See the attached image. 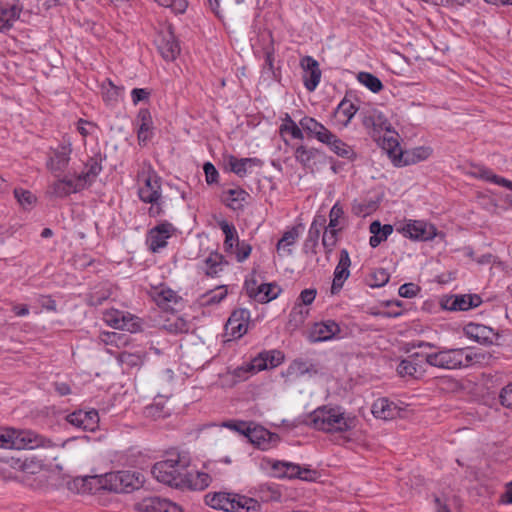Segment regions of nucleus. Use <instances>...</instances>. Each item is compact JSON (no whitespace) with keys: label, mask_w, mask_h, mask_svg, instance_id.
<instances>
[{"label":"nucleus","mask_w":512,"mask_h":512,"mask_svg":"<svg viewBox=\"0 0 512 512\" xmlns=\"http://www.w3.org/2000/svg\"><path fill=\"white\" fill-rule=\"evenodd\" d=\"M223 426L229 428L231 430L237 431L240 434H243L247 437V431L249 429V424L245 421H227L223 423Z\"/></svg>","instance_id":"62"},{"label":"nucleus","mask_w":512,"mask_h":512,"mask_svg":"<svg viewBox=\"0 0 512 512\" xmlns=\"http://www.w3.org/2000/svg\"><path fill=\"white\" fill-rule=\"evenodd\" d=\"M307 423L319 431L342 433L355 427V418L345 416V413L338 407L322 406L308 415Z\"/></svg>","instance_id":"2"},{"label":"nucleus","mask_w":512,"mask_h":512,"mask_svg":"<svg viewBox=\"0 0 512 512\" xmlns=\"http://www.w3.org/2000/svg\"><path fill=\"white\" fill-rule=\"evenodd\" d=\"M270 357L269 352L260 353L257 357L252 359V361L247 364L245 367H241L238 371L244 372H259L268 368V359Z\"/></svg>","instance_id":"42"},{"label":"nucleus","mask_w":512,"mask_h":512,"mask_svg":"<svg viewBox=\"0 0 512 512\" xmlns=\"http://www.w3.org/2000/svg\"><path fill=\"white\" fill-rule=\"evenodd\" d=\"M317 295V290L315 288H308L301 291L297 301L295 304L310 305L314 302Z\"/></svg>","instance_id":"58"},{"label":"nucleus","mask_w":512,"mask_h":512,"mask_svg":"<svg viewBox=\"0 0 512 512\" xmlns=\"http://www.w3.org/2000/svg\"><path fill=\"white\" fill-rule=\"evenodd\" d=\"M255 159L253 158H241L238 159L234 156H230L229 158V166L230 170L238 175L239 177H243L247 173V164L253 163Z\"/></svg>","instance_id":"47"},{"label":"nucleus","mask_w":512,"mask_h":512,"mask_svg":"<svg viewBox=\"0 0 512 512\" xmlns=\"http://www.w3.org/2000/svg\"><path fill=\"white\" fill-rule=\"evenodd\" d=\"M137 139L139 145H146L154 135V126L151 113L148 109H140L137 114Z\"/></svg>","instance_id":"20"},{"label":"nucleus","mask_w":512,"mask_h":512,"mask_svg":"<svg viewBox=\"0 0 512 512\" xmlns=\"http://www.w3.org/2000/svg\"><path fill=\"white\" fill-rule=\"evenodd\" d=\"M136 510L138 512H183L176 503L157 496L144 498L137 503Z\"/></svg>","instance_id":"14"},{"label":"nucleus","mask_w":512,"mask_h":512,"mask_svg":"<svg viewBox=\"0 0 512 512\" xmlns=\"http://www.w3.org/2000/svg\"><path fill=\"white\" fill-rule=\"evenodd\" d=\"M326 144L332 152H334L337 156L347 159L349 161H353L356 159L357 154L354 149L338 138L334 133H330L323 142Z\"/></svg>","instance_id":"24"},{"label":"nucleus","mask_w":512,"mask_h":512,"mask_svg":"<svg viewBox=\"0 0 512 512\" xmlns=\"http://www.w3.org/2000/svg\"><path fill=\"white\" fill-rule=\"evenodd\" d=\"M320 150L299 145L294 151L295 159L302 165L303 168L313 170L316 165V160L320 156Z\"/></svg>","instance_id":"25"},{"label":"nucleus","mask_w":512,"mask_h":512,"mask_svg":"<svg viewBox=\"0 0 512 512\" xmlns=\"http://www.w3.org/2000/svg\"><path fill=\"white\" fill-rule=\"evenodd\" d=\"M341 329L334 320L316 322L309 330L308 339L312 343L331 340L340 333Z\"/></svg>","instance_id":"13"},{"label":"nucleus","mask_w":512,"mask_h":512,"mask_svg":"<svg viewBox=\"0 0 512 512\" xmlns=\"http://www.w3.org/2000/svg\"><path fill=\"white\" fill-rule=\"evenodd\" d=\"M13 194L18 204L25 210L32 209L37 203V197L27 189L15 188Z\"/></svg>","instance_id":"40"},{"label":"nucleus","mask_w":512,"mask_h":512,"mask_svg":"<svg viewBox=\"0 0 512 512\" xmlns=\"http://www.w3.org/2000/svg\"><path fill=\"white\" fill-rule=\"evenodd\" d=\"M103 320L114 329L127 330L131 333L137 332L140 329V324L134 316L117 309L106 310L103 313Z\"/></svg>","instance_id":"9"},{"label":"nucleus","mask_w":512,"mask_h":512,"mask_svg":"<svg viewBox=\"0 0 512 512\" xmlns=\"http://www.w3.org/2000/svg\"><path fill=\"white\" fill-rule=\"evenodd\" d=\"M423 356L426 364L446 370L468 367L477 357L469 348H442L436 352L425 353Z\"/></svg>","instance_id":"4"},{"label":"nucleus","mask_w":512,"mask_h":512,"mask_svg":"<svg viewBox=\"0 0 512 512\" xmlns=\"http://www.w3.org/2000/svg\"><path fill=\"white\" fill-rule=\"evenodd\" d=\"M372 414L379 419L390 420L398 414L397 406L387 398H379L372 405Z\"/></svg>","instance_id":"26"},{"label":"nucleus","mask_w":512,"mask_h":512,"mask_svg":"<svg viewBox=\"0 0 512 512\" xmlns=\"http://www.w3.org/2000/svg\"><path fill=\"white\" fill-rule=\"evenodd\" d=\"M174 227L169 222H162L148 231L146 242L149 249L155 253L167 246V240L172 236Z\"/></svg>","instance_id":"11"},{"label":"nucleus","mask_w":512,"mask_h":512,"mask_svg":"<svg viewBox=\"0 0 512 512\" xmlns=\"http://www.w3.org/2000/svg\"><path fill=\"white\" fill-rule=\"evenodd\" d=\"M358 81L367 87L373 93H378L383 89L381 80L369 72H360L357 76Z\"/></svg>","instance_id":"44"},{"label":"nucleus","mask_w":512,"mask_h":512,"mask_svg":"<svg viewBox=\"0 0 512 512\" xmlns=\"http://www.w3.org/2000/svg\"><path fill=\"white\" fill-rule=\"evenodd\" d=\"M299 237V231L297 227H293L290 230L284 232L282 237L279 239L277 243V250L285 248L286 246L293 245L297 238Z\"/></svg>","instance_id":"50"},{"label":"nucleus","mask_w":512,"mask_h":512,"mask_svg":"<svg viewBox=\"0 0 512 512\" xmlns=\"http://www.w3.org/2000/svg\"><path fill=\"white\" fill-rule=\"evenodd\" d=\"M205 268L204 273L208 277H216L224 267L228 265L225 257L218 252H211L208 257L204 260Z\"/></svg>","instance_id":"29"},{"label":"nucleus","mask_w":512,"mask_h":512,"mask_svg":"<svg viewBox=\"0 0 512 512\" xmlns=\"http://www.w3.org/2000/svg\"><path fill=\"white\" fill-rule=\"evenodd\" d=\"M369 231H375L376 234L380 236L383 242L388 238L389 235L392 234L393 226L390 224L381 225V223L378 220H376L370 224Z\"/></svg>","instance_id":"52"},{"label":"nucleus","mask_w":512,"mask_h":512,"mask_svg":"<svg viewBox=\"0 0 512 512\" xmlns=\"http://www.w3.org/2000/svg\"><path fill=\"white\" fill-rule=\"evenodd\" d=\"M300 66L304 71L303 81L305 88L310 92L314 91L320 83L322 75L318 61L311 56H304L300 60Z\"/></svg>","instance_id":"16"},{"label":"nucleus","mask_w":512,"mask_h":512,"mask_svg":"<svg viewBox=\"0 0 512 512\" xmlns=\"http://www.w3.org/2000/svg\"><path fill=\"white\" fill-rule=\"evenodd\" d=\"M43 439L31 430L0 429V447L9 449H34L43 446Z\"/></svg>","instance_id":"7"},{"label":"nucleus","mask_w":512,"mask_h":512,"mask_svg":"<svg viewBox=\"0 0 512 512\" xmlns=\"http://www.w3.org/2000/svg\"><path fill=\"white\" fill-rule=\"evenodd\" d=\"M104 159L105 157L97 152L88 158L80 174L66 177V194L77 193L91 186L102 171Z\"/></svg>","instance_id":"6"},{"label":"nucleus","mask_w":512,"mask_h":512,"mask_svg":"<svg viewBox=\"0 0 512 512\" xmlns=\"http://www.w3.org/2000/svg\"><path fill=\"white\" fill-rule=\"evenodd\" d=\"M336 242L337 230L335 228H330V230H328L326 227L322 237V244L326 249L327 253H330L332 251L333 247L336 245Z\"/></svg>","instance_id":"54"},{"label":"nucleus","mask_w":512,"mask_h":512,"mask_svg":"<svg viewBox=\"0 0 512 512\" xmlns=\"http://www.w3.org/2000/svg\"><path fill=\"white\" fill-rule=\"evenodd\" d=\"M144 414L153 420L164 419L170 415V410L162 402H155L145 407Z\"/></svg>","instance_id":"46"},{"label":"nucleus","mask_w":512,"mask_h":512,"mask_svg":"<svg viewBox=\"0 0 512 512\" xmlns=\"http://www.w3.org/2000/svg\"><path fill=\"white\" fill-rule=\"evenodd\" d=\"M205 503L216 510L225 512H260L261 504L254 498L225 491L209 492Z\"/></svg>","instance_id":"3"},{"label":"nucleus","mask_w":512,"mask_h":512,"mask_svg":"<svg viewBox=\"0 0 512 512\" xmlns=\"http://www.w3.org/2000/svg\"><path fill=\"white\" fill-rule=\"evenodd\" d=\"M203 170L207 184L211 185L218 182L219 173L211 162H206L203 165Z\"/></svg>","instance_id":"60"},{"label":"nucleus","mask_w":512,"mask_h":512,"mask_svg":"<svg viewBox=\"0 0 512 512\" xmlns=\"http://www.w3.org/2000/svg\"><path fill=\"white\" fill-rule=\"evenodd\" d=\"M344 217V209L339 202H336L329 213V228H336L340 224V219Z\"/></svg>","instance_id":"51"},{"label":"nucleus","mask_w":512,"mask_h":512,"mask_svg":"<svg viewBox=\"0 0 512 512\" xmlns=\"http://www.w3.org/2000/svg\"><path fill=\"white\" fill-rule=\"evenodd\" d=\"M157 47L161 56L166 61H173L180 53L179 44L171 31L160 35L157 39Z\"/></svg>","instance_id":"22"},{"label":"nucleus","mask_w":512,"mask_h":512,"mask_svg":"<svg viewBox=\"0 0 512 512\" xmlns=\"http://www.w3.org/2000/svg\"><path fill=\"white\" fill-rule=\"evenodd\" d=\"M226 286H219L201 295L199 301L202 306H211L220 303L227 296Z\"/></svg>","instance_id":"39"},{"label":"nucleus","mask_w":512,"mask_h":512,"mask_svg":"<svg viewBox=\"0 0 512 512\" xmlns=\"http://www.w3.org/2000/svg\"><path fill=\"white\" fill-rule=\"evenodd\" d=\"M371 277L373 280L371 286L373 287L384 286L390 279L389 273L383 268L374 270Z\"/></svg>","instance_id":"56"},{"label":"nucleus","mask_w":512,"mask_h":512,"mask_svg":"<svg viewBox=\"0 0 512 512\" xmlns=\"http://www.w3.org/2000/svg\"><path fill=\"white\" fill-rule=\"evenodd\" d=\"M180 297L170 288H161L155 292L154 300L158 306L169 308L171 304L178 303Z\"/></svg>","instance_id":"37"},{"label":"nucleus","mask_w":512,"mask_h":512,"mask_svg":"<svg viewBox=\"0 0 512 512\" xmlns=\"http://www.w3.org/2000/svg\"><path fill=\"white\" fill-rule=\"evenodd\" d=\"M381 115L375 110L367 111L363 114L362 123L366 128H373L380 126Z\"/></svg>","instance_id":"55"},{"label":"nucleus","mask_w":512,"mask_h":512,"mask_svg":"<svg viewBox=\"0 0 512 512\" xmlns=\"http://www.w3.org/2000/svg\"><path fill=\"white\" fill-rule=\"evenodd\" d=\"M279 132L281 135L290 134L293 139L303 140L304 133L300 125H297L296 122L286 114L283 119V123L280 125Z\"/></svg>","instance_id":"41"},{"label":"nucleus","mask_w":512,"mask_h":512,"mask_svg":"<svg viewBox=\"0 0 512 512\" xmlns=\"http://www.w3.org/2000/svg\"><path fill=\"white\" fill-rule=\"evenodd\" d=\"M190 464L189 453L172 448L153 465L151 473L158 482L180 490L206 489L212 481L211 476L205 472H188Z\"/></svg>","instance_id":"1"},{"label":"nucleus","mask_w":512,"mask_h":512,"mask_svg":"<svg viewBox=\"0 0 512 512\" xmlns=\"http://www.w3.org/2000/svg\"><path fill=\"white\" fill-rule=\"evenodd\" d=\"M101 475L77 477L66 483L69 490L81 494L101 492Z\"/></svg>","instance_id":"17"},{"label":"nucleus","mask_w":512,"mask_h":512,"mask_svg":"<svg viewBox=\"0 0 512 512\" xmlns=\"http://www.w3.org/2000/svg\"><path fill=\"white\" fill-rule=\"evenodd\" d=\"M279 292L280 288L276 284H260V289H258V294L255 300L260 303H267L277 298Z\"/></svg>","instance_id":"43"},{"label":"nucleus","mask_w":512,"mask_h":512,"mask_svg":"<svg viewBox=\"0 0 512 512\" xmlns=\"http://www.w3.org/2000/svg\"><path fill=\"white\" fill-rule=\"evenodd\" d=\"M319 371L320 368L317 364L302 359L294 360L288 368V374L295 377H300L305 374L315 375L318 374Z\"/></svg>","instance_id":"32"},{"label":"nucleus","mask_w":512,"mask_h":512,"mask_svg":"<svg viewBox=\"0 0 512 512\" xmlns=\"http://www.w3.org/2000/svg\"><path fill=\"white\" fill-rule=\"evenodd\" d=\"M326 228V217L324 215H316L310 225L307 238L304 246L306 248H315L318 245V240L322 229Z\"/></svg>","instance_id":"31"},{"label":"nucleus","mask_w":512,"mask_h":512,"mask_svg":"<svg viewBox=\"0 0 512 512\" xmlns=\"http://www.w3.org/2000/svg\"><path fill=\"white\" fill-rule=\"evenodd\" d=\"M138 178L143 181L138 190L140 200L145 203H157L161 197V178L157 172L148 164L139 172Z\"/></svg>","instance_id":"8"},{"label":"nucleus","mask_w":512,"mask_h":512,"mask_svg":"<svg viewBox=\"0 0 512 512\" xmlns=\"http://www.w3.org/2000/svg\"><path fill=\"white\" fill-rule=\"evenodd\" d=\"M102 90H103V99L106 102L111 103V102H116L118 100L123 89L114 85L111 80L107 79L102 84Z\"/></svg>","instance_id":"48"},{"label":"nucleus","mask_w":512,"mask_h":512,"mask_svg":"<svg viewBox=\"0 0 512 512\" xmlns=\"http://www.w3.org/2000/svg\"><path fill=\"white\" fill-rule=\"evenodd\" d=\"M219 226L222 232L225 235L224 240V249L227 253H233L234 246H236L237 241H239L237 231L232 224H229L227 221L223 220L219 223Z\"/></svg>","instance_id":"35"},{"label":"nucleus","mask_w":512,"mask_h":512,"mask_svg":"<svg viewBox=\"0 0 512 512\" xmlns=\"http://www.w3.org/2000/svg\"><path fill=\"white\" fill-rule=\"evenodd\" d=\"M167 329L173 333H187L190 329L188 321L181 317H177L173 322L167 325Z\"/></svg>","instance_id":"57"},{"label":"nucleus","mask_w":512,"mask_h":512,"mask_svg":"<svg viewBox=\"0 0 512 512\" xmlns=\"http://www.w3.org/2000/svg\"><path fill=\"white\" fill-rule=\"evenodd\" d=\"M350 265L351 260L349 253L346 249H342L340 251L338 264L334 270V278L331 286L332 294H336L342 289L344 282L350 276Z\"/></svg>","instance_id":"19"},{"label":"nucleus","mask_w":512,"mask_h":512,"mask_svg":"<svg viewBox=\"0 0 512 512\" xmlns=\"http://www.w3.org/2000/svg\"><path fill=\"white\" fill-rule=\"evenodd\" d=\"M251 251L252 246L249 243L237 241L233 253H235L236 260L241 263L250 256Z\"/></svg>","instance_id":"53"},{"label":"nucleus","mask_w":512,"mask_h":512,"mask_svg":"<svg viewBox=\"0 0 512 512\" xmlns=\"http://www.w3.org/2000/svg\"><path fill=\"white\" fill-rule=\"evenodd\" d=\"M424 353H413L403 359L397 366V373L401 377L419 379L424 376L426 369L423 364Z\"/></svg>","instance_id":"12"},{"label":"nucleus","mask_w":512,"mask_h":512,"mask_svg":"<svg viewBox=\"0 0 512 512\" xmlns=\"http://www.w3.org/2000/svg\"><path fill=\"white\" fill-rule=\"evenodd\" d=\"M420 291V287L414 283H405L399 287V295L403 298L415 297Z\"/></svg>","instance_id":"61"},{"label":"nucleus","mask_w":512,"mask_h":512,"mask_svg":"<svg viewBox=\"0 0 512 512\" xmlns=\"http://www.w3.org/2000/svg\"><path fill=\"white\" fill-rule=\"evenodd\" d=\"M250 320V311L247 309H237L233 311L231 316L228 319V325L236 324V322H246L248 323Z\"/></svg>","instance_id":"59"},{"label":"nucleus","mask_w":512,"mask_h":512,"mask_svg":"<svg viewBox=\"0 0 512 512\" xmlns=\"http://www.w3.org/2000/svg\"><path fill=\"white\" fill-rule=\"evenodd\" d=\"M358 108L349 100L344 98L336 109V115L343 117V124L346 126L356 114Z\"/></svg>","instance_id":"45"},{"label":"nucleus","mask_w":512,"mask_h":512,"mask_svg":"<svg viewBox=\"0 0 512 512\" xmlns=\"http://www.w3.org/2000/svg\"><path fill=\"white\" fill-rule=\"evenodd\" d=\"M22 6L14 2L0 0V32H8L19 19Z\"/></svg>","instance_id":"18"},{"label":"nucleus","mask_w":512,"mask_h":512,"mask_svg":"<svg viewBox=\"0 0 512 512\" xmlns=\"http://www.w3.org/2000/svg\"><path fill=\"white\" fill-rule=\"evenodd\" d=\"M160 6L170 8L176 14H184L188 8L187 0H155Z\"/></svg>","instance_id":"49"},{"label":"nucleus","mask_w":512,"mask_h":512,"mask_svg":"<svg viewBox=\"0 0 512 512\" xmlns=\"http://www.w3.org/2000/svg\"><path fill=\"white\" fill-rule=\"evenodd\" d=\"M47 165L55 177V181L49 186L47 193L52 196L62 197L64 193L63 160L60 156L56 155L55 158H50Z\"/></svg>","instance_id":"23"},{"label":"nucleus","mask_w":512,"mask_h":512,"mask_svg":"<svg viewBox=\"0 0 512 512\" xmlns=\"http://www.w3.org/2000/svg\"><path fill=\"white\" fill-rule=\"evenodd\" d=\"M499 397L503 406L512 409V382L501 390Z\"/></svg>","instance_id":"64"},{"label":"nucleus","mask_w":512,"mask_h":512,"mask_svg":"<svg viewBox=\"0 0 512 512\" xmlns=\"http://www.w3.org/2000/svg\"><path fill=\"white\" fill-rule=\"evenodd\" d=\"M101 491L130 493L143 486L144 476L137 471L123 470L101 475Z\"/></svg>","instance_id":"5"},{"label":"nucleus","mask_w":512,"mask_h":512,"mask_svg":"<svg viewBox=\"0 0 512 512\" xmlns=\"http://www.w3.org/2000/svg\"><path fill=\"white\" fill-rule=\"evenodd\" d=\"M118 362L127 368L139 367L144 362V353L141 351H122L116 356Z\"/></svg>","instance_id":"36"},{"label":"nucleus","mask_w":512,"mask_h":512,"mask_svg":"<svg viewBox=\"0 0 512 512\" xmlns=\"http://www.w3.org/2000/svg\"><path fill=\"white\" fill-rule=\"evenodd\" d=\"M401 232L405 237L412 240L429 241L436 236L437 228L425 221L410 220L402 227Z\"/></svg>","instance_id":"10"},{"label":"nucleus","mask_w":512,"mask_h":512,"mask_svg":"<svg viewBox=\"0 0 512 512\" xmlns=\"http://www.w3.org/2000/svg\"><path fill=\"white\" fill-rule=\"evenodd\" d=\"M223 201L227 207L234 211H242L244 204L250 197L249 193L242 188L229 189L224 192Z\"/></svg>","instance_id":"27"},{"label":"nucleus","mask_w":512,"mask_h":512,"mask_svg":"<svg viewBox=\"0 0 512 512\" xmlns=\"http://www.w3.org/2000/svg\"><path fill=\"white\" fill-rule=\"evenodd\" d=\"M95 127V124L84 119H79L76 122V130L84 139L91 134V129H94Z\"/></svg>","instance_id":"63"},{"label":"nucleus","mask_w":512,"mask_h":512,"mask_svg":"<svg viewBox=\"0 0 512 512\" xmlns=\"http://www.w3.org/2000/svg\"><path fill=\"white\" fill-rule=\"evenodd\" d=\"M299 125L303 133H306L307 138H314L321 143H323L326 137L331 133L330 130L313 117L304 116L300 119Z\"/></svg>","instance_id":"21"},{"label":"nucleus","mask_w":512,"mask_h":512,"mask_svg":"<svg viewBox=\"0 0 512 512\" xmlns=\"http://www.w3.org/2000/svg\"><path fill=\"white\" fill-rule=\"evenodd\" d=\"M66 422L83 431H94L98 427L99 415L95 409L78 410L66 416Z\"/></svg>","instance_id":"15"},{"label":"nucleus","mask_w":512,"mask_h":512,"mask_svg":"<svg viewBox=\"0 0 512 512\" xmlns=\"http://www.w3.org/2000/svg\"><path fill=\"white\" fill-rule=\"evenodd\" d=\"M272 470L278 478H298L302 477L301 467L297 464L290 462H275L272 465Z\"/></svg>","instance_id":"33"},{"label":"nucleus","mask_w":512,"mask_h":512,"mask_svg":"<svg viewBox=\"0 0 512 512\" xmlns=\"http://www.w3.org/2000/svg\"><path fill=\"white\" fill-rule=\"evenodd\" d=\"M465 335L479 343H491L493 329L482 324L469 323L464 328Z\"/></svg>","instance_id":"28"},{"label":"nucleus","mask_w":512,"mask_h":512,"mask_svg":"<svg viewBox=\"0 0 512 512\" xmlns=\"http://www.w3.org/2000/svg\"><path fill=\"white\" fill-rule=\"evenodd\" d=\"M247 438L259 449L266 450L269 446L270 432L262 427L251 428L249 426Z\"/></svg>","instance_id":"34"},{"label":"nucleus","mask_w":512,"mask_h":512,"mask_svg":"<svg viewBox=\"0 0 512 512\" xmlns=\"http://www.w3.org/2000/svg\"><path fill=\"white\" fill-rule=\"evenodd\" d=\"M309 315V309L302 307L300 304H295L291 309L286 323V330L290 333L295 332L303 326Z\"/></svg>","instance_id":"30"},{"label":"nucleus","mask_w":512,"mask_h":512,"mask_svg":"<svg viewBox=\"0 0 512 512\" xmlns=\"http://www.w3.org/2000/svg\"><path fill=\"white\" fill-rule=\"evenodd\" d=\"M477 176L487 182L494 183L499 186H503L512 191V181L502 176L496 175L493 171L486 167H481L478 170Z\"/></svg>","instance_id":"38"}]
</instances>
